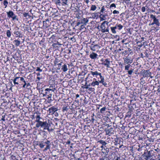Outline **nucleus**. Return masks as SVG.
Here are the masks:
<instances>
[{
  "mask_svg": "<svg viewBox=\"0 0 160 160\" xmlns=\"http://www.w3.org/2000/svg\"><path fill=\"white\" fill-rule=\"evenodd\" d=\"M45 94H43V96H46V97L48 98V102L49 103H50L52 101L51 98L52 96V93L54 91L52 90V89L49 88H46L45 90Z\"/></svg>",
  "mask_w": 160,
  "mask_h": 160,
  "instance_id": "f257e3e1",
  "label": "nucleus"
},
{
  "mask_svg": "<svg viewBox=\"0 0 160 160\" xmlns=\"http://www.w3.org/2000/svg\"><path fill=\"white\" fill-rule=\"evenodd\" d=\"M6 13L8 17L9 18H12V21L16 20L18 21V20L17 16L14 14L12 11H9L8 12H7Z\"/></svg>",
  "mask_w": 160,
  "mask_h": 160,
  "instance_id": "f03ea898",
  "label": "nucleus"
},
{
  "mask_svg": "<svg viewBox=\"0 0 160 160\" xmlns=\"http://www.w3.org/2000/svg\"><path fill=\"white\" fill-rule=\"evenodd\" d=\"M142 156V157L146 160H148L152 157L150 151H148L144 152Z\"/></svg>",
  "mask_w": 160,
  "mask_h": 160,
  "instance_id": "7ed1b4c3",
  "label": "nucleus"
},
{
  "mask_svg": "<svg viewBox=\"0 0 160 160\" xmlns=\"http://www.w3.org/2000/svg\"><path fill=\"white\" fill-rule=\"evenodd\" d=\"M124 60L123 64L126 65L127 64H131L133 62V59L129 57V55L125 58H123Z\"/></svg>",
  "mask_w": 160,
  "mask_h": 160,
  "instance_id": "20e7f679",
  "label": "nucleus"
},
{
  "mask_svg": "<svg viewBox=\"0 0 160 160\" xmlns=\"http://www.w3.org/2000/svg\"><path fill=\"white\" fill-rule=\"evenodd\" d=\"M110 126L108 125V128L105 129L104 130L106 132V135L110 136L111 135H112L114 133L113 128H108Z\"/></svg>",
  "mask_w": 160,
  "mask_h": 160,
  "instance_id": "39448f33",
  "label": "nucleus"
},
{
  "mask_svg": "<svg viewBox=\"0 0 160 160\" xmlns=\"http://www.w3.org/2000/svg\"><path fill=\"white\" fill-rule=\"evenodd\" d=\"M143 76L144 77H150L151 78H152V77L151 76V72L148 70H144L143 72Z\"/></svg>",
  "mask_w": 160,
  "mask_h": 160,
  "instance_id": "423d86ee",
  "label": "nucleus"
},
{
  "mask_svg": "<svg viewBox=\"0 0 160 160\" xmlns=\"http://www.w3.org/2000/svg\"><path fill=\"white\" fill-rule=\"evenodd\" d=\"M47 123V122L46 121L42 122L40 121L38 123H37L36 124V126L37 128H39L40 127L43 128V127L45 126Z\"/></svg>",
  "mask_w": 160,
  "mask_h": 160,
  "instance_id": "0eeeda50",
  "label": "nucleus"
},
{
  "mask_svg": "<svg viewBox=\"0 0 160 160\" xmlns=\"http://www.w3.org/2000/svg\"><path fill=\"white\" fill-rule=\"evenodd\" d=\"M58 110L57 108L54 106L49 108L48 111L49 112V114L52 115L54 114V113Z\"/></svg>",
  "mask_w": 160,
  "mask_h": 160,
  "instance_id": "6e6552de",
  "label": "nucleus"
},
{
  "mask_svg": "<svg viewBox=\"0 0 160 160\" xmlns=\"http://www.w3.org/2000/svg\"><path fill=\"white\" fill-rule=\"evenodd\" d=\"M43 27L44 28H46L48 27H49L50 24L51 22H49L48 19H47L45 21H44L43 22Z\"/></svg>",
  "mask_w": 160,
  "mask_h": 160,
  "instance_id": "1a4fd4ad",
  "label": "nucleus"
},
{
  "mask_svg": "<svg viewBox=\"0 0 160 160\" xmlns=\"http://www.w3.org/2000/svg\"><path fill=\"white\" fill-rule=\"evenodd\" d=\"M109 149L106 148H103L102 149V153H103V154H105V156H104V157L108 158V153L109 152Z\"/></svg>",
  "mask_w": 160,
  "mask_h": 160,
  "instance_id": "9d476101",
  "label": "nucleus"
},
{
  "mask_svg": "<svg viewBox=\"0 0 160 160\" xmlns=\"http://www.w3.org/2000/svg\"><path fill=\"white\" fill-rule=\"evenodd\" d=\"M93 81L92 82L89 83V86H92L95 87L96 85L98 86L99 85V82L97 81L96 78H93Z\"/></svg>",
  "mask_w": 160,
  "mask_h": 160,
  "instance_id": "9b49d317",
  "label": "nucleus"
},
{
  "mask_svg": "<svg viewBox=\"0 0 160 160\" xmlns=\"http://www.w3.org/2000/svg\"><path fill=\"white\" fill-rule=\"evenodd\" d=\"M150 17L152 19H153V22H156V23L158 24V25H160V23L159 22V20L156 18V16L155 15H153V14H151L150 15Z\"/></svg>",
  "mask_w": 160,
  "mask_h": 160,
  "instance_id": "f8f14e48",
  "label": "nucleus"
},
{
  "mask_svg": "<svg viewBox=\"0 0 160 160\" xmlns=\"http://www.w3.org/2000/svg\"><path fill=\"white\" fill-rule=\"evenodd\" d=\"M20 81L23 82H24V84L22 86V87L23 88H25V87L28 88V87L30 85V84L29 83H27L26 82L24 78L23 77H21L20 78Z\"/></svg>",
  "mask_w": 160,
  "mask_h": 160,
  "instance_id": "ddd939ff",
  "label": "nucleus"
},
{
  "mask_svg": "<svg viewBox=\"0 0 160 160\" xmlns=\"http://www.w3.org/2000/svg\"><path fill=\"white\" fill-rule=\"evenodd\" d=\"M13 34L16 35L17 37L22 38V35L20 32L18 31L15 30L13 32Z\"/></svg>",
  "mask_w": 160,
  "mask_h": 160,
  "instance_id": "4468645a",
  "label": "nucleus"
},
{
  "mask_svg": "<svg viewBox=\"0 0 160 160\" xmlns=\"http://www.w3.org/2000/svg\"><path fill=\"white\" fill-rule=\"evenodd\" d=\"M104 62H105V63H102V64L104 65V66H106L107 68H109V65L110 64V61L108 60V59H106L104 61Z\"/></svg>",
  "mask_w": 160,
  "mask_h": 160,
  "instance_id": "2eb2a0df",
  "label": "nucleus"
},
{
  "mask_svg": "<svg viewBox=\"0 0 160 160\" xmlns=\"http://www.w3.org/2000/svg\"><path fill=\"white\" fill-rule=\"evenodd\" d=\"M97 56L98 54L97 53L92 52L90 55L89 57L92 59H95L97 58Z\"/></svg>",
  "mask_w": 160,
  "mask_h": 160,
  "instance_id": "dca6fc26",
  "label": "nucleus"
},
{
  "mask_svg": "<svg viewBox=\"0 0 160 160\" xmlns=\"http://www.w3.org/2000/svg\"><path fill=\"white\" fill-rule=\"evenodd\" d=\"M90 73L93 77H97V76L98 75H99L100 73L98 72L97 71H95L94 72L91 71Z\"/></svg>",
  "mask_w": 160,
  "mask_h": 160,
  "instance_id": "f3484780",
  "label": "nucleus"
},
{
  "mask_svg": "<svg viewBox=\"0 0 160 160\" xmlns=\"http://www.w3.org/2000/svg\"><path fill=\"white\" fill-rule=\"evenodd\" d=\"M88 22V19L87 18H83L82 20L81 23L86 25Z\"/></svg>",
  "mask_w": 160,
  "mask_h": 160,
  "instance_id": "a211bd4d",
  "label": "nucleus"
},
{
  "mask_svg": "<svg viewBox=\"0 0 160 160\" xmlns=\"http://www.w3.org/2000/svg\"><path fill=\"white\" fill-rule=\"evenodd\" d=\"M21 77H16L13 80V82L14 85H18L19 83H18V80L19 78L20 79Z\"/></svg>",
  "mask_w": 160,
  "mask_h": 160,
  "instance_id": "6ab92c4d",
  "label": "nucleus"
},
{
  "mask_svg": "<svg viewBox=\"0 0 160 160\" xmlns=\"http://www.w3.org/2000/svg\"><path fill=\"white\" fill-rule=\"evenodd\" d=\"M61 69L64 72H66L68 70L67 65L65 64L62 66Z\"/></svg>",
  "mask_w": 160,
  "mask_h": 160,
  "instance_id": "aec40b11",
  "label": "nucleus"
},
{
  "mask_svg": "<svg viewBox=\"0 0 160 160\" xmlns=\"http://www.w3.org/2000/svg\"><path fill=\"white\" fill-rule=\"evenodd\" d=\"M98 46V44H96L93 45V44H92L91 46H90V48L91 50L93 51H95L96 50L95 47Z\"/></svg>",
  "mask_w": 160,
  "mask_h": 160,
  "instance_id": "412c9836",
  "label": "nucleus"
},
{
  "mask_svg": "<svg viewBox=\"0 0 160 160\" xmlns=\"http://www.w3.org/2000/svg\"><path fill=\"white\" fill-rule=\"evenodd\" d=\"M98 142L99 143L103 146H105L107 144V142L103 140H100L98 141Z\"/></svg>",
  "mask_w": 160,
  "mask_h": 160,
  "instance_id": "4be33fe9",
  "label": "nucleus"
},
{
  "mask_svg": "<svg viewBox=\"0 0 160 160\" xmlns=\"http://www.w3.org/2000/svg\"><path fill=\"white\" fill-rule=\"evenodd\" d=\"M13 42L15 43V44L17 46H19L20 44V41L18 40H14Z\"/></svg>",
  "mask_w": 160,
  "mask_h": 160,
  "instance_id": "5701e85b",
  "label": "nucleus"
},
{
  "mask_svg": "<svg viewBox=\"0 0 160 160\" xmlns=\"http://www.w3.org/2000/svg\"><path fill=\"white\" fill-rule=\"evenodd\" d=\"M131 64H127L125 66V70L128 71L129 69V68L131 66Z\"/></svg>",
  "mask_w": 160,
  "mask_h": 160,
  "instance_id": "b1692460",
  "label": "nucleus"
},
{
  "mask_svg": "<svg viewBox=\"0 0 160 160\" xmlns=\"http://www.w3.org/2000/svg\"><path fill=\"white\" fill-rule=\"evenodd\" d=\"M6 35L7 37L10 38L11 36V32L10 30H7L6 32Z\"/></svg>",
  "mask_w": 160,
  "mask_h": 160,
  "instance_id": "393cba45",
  "label": "nucleus"
},
{
  "mask_svg": "<svg viewBox=\"0 0 160 160\" xmlns=\"http://www.w3.org/2000/svg\"><path fill=\"white\" fill-rule=\"evenodd\" d=\"M62 5H67L68 0H62Z\"/></svg>",
  "mask_w": 160,
  "mask_h": 160,
  "instance_id": "a878e982",
  "label": "nucleus"
},
{
  "mask_svg": "<svg viewBox=\"0 0 160 160\" xmlns=\"http://www.w3.org/2000/svg\"><path fill=\"white\" fill-rule=\"evenodd\" d=\"M41 118L40 117V116L39 115H38L36 116V122H37V123H38L40 121V119Z\"/></svg>",
  "mask_w": 160,
  "mask_h": 160,
  "instance_id": "bb28decb",
  "label": "nucleus"
},
{
  "mask_svg": "<svg viewBox=\"0 0 160 160\" xmlns=\"http://www.w3.org/2000/svg\"><path fill=\"white\" fill-rule=\"evenodd\" d=\"M68 109V107L64 106L62 108V111L63 112H65V111H67Z\"/></svg>",
  "mask_w": 160,
  "mask_h": 160,
  "instance_id": "cd10ccee",
  "label": "nucleus"
},
{
  "mask_svg": "<svg viewBox=\"0 0 160 160\" xmlns=\"http://www.w3.org/2000/svg\"><path fill=\"white\" fill-rule=\"evenodd\" d=\"M97 8L96 6L95 5H92L91 7L90 10L92 11H94Z\"/></svg>",
  "mask_w": 160,
  "mask_h": 160,
  "instance_id": "c85d7f7f",
  "label": "nucleus"
},
{
  "mask_svg": "<svg viewBox=\"0 0 160 160\" xmlns=\"http://www.w3.org/2000/svg\"><path fill=\"white\" fill-rule=\"evenodd\" d=\"M106 109V107H104L101 108L100 110V112L101 113H103Z\"/></svg>",
  "mask_w": 160,
  "mask_h": 160,
  "instance_id": "c756f323",
  "label": "nucleus"
},
{
  "mask_svg": "<svg viewBox=\"0 0 160 160\" xmlns=\"http://www.w3.org/2000/svg\"><path fill=\"white\" fill-rule=\"evenodd\" d=\"M101 29L102 32L103 30L105 29V24L102 23L101 25Z\"/></svg>",
  "mask_w": 160,
  "mask_h": 160,
  "instance_id": "7c9ffc66",
  "label": "nucleus"
},
{
  "mask_svg": "<svg viewBox=\"0 0 160 160\" xmlns=\"http://www.w3.org/2000/svg\"><path fill=\"white\" fill-rule=\"evenodd\" d=\"M127 71H128L127 72H128V74L131 75L132 74V73L133 72V69L131 68L130 69V70H128Z\"/></svg>",
  "mask_w": 160,
  "mask_h": 160,
  "instance_id": "2f4dec72",
  "label": "nucleus"
},
{
  "mask_svg": "<svg viewBox=\"0 0 160 160\" xmlns=\"http://www.w3.org/2000/svg\"><path fill=\"white\" fill-rule=\"evenodd\" d=\"M117 27H118V28L119 30H121L123 28L121 24H119L118 25L117 24Z\"/></svg>",
  "mask_w": 160,
  "mask_h": 160,
  "instance_id": "473e14b6",
  "label": "nucleus"
},
{
  "mask_svg": "<svg viewBox=\"0 0 160 160\" xmlns=\"http://www.w3.org/2000/svg\"><path fill=\"white\" fill-rule=\"evenodd\" d=\"M38 145L41 148H43L45 146V145L42 142H41L40 143L38 144Z\"/></svg>",
  "mask_w": 160,
  "mask_h": 160,
  "instance_id": "72a5a7b5",
  "label": "nucleus"
},
{
  "mask_svg": "<svg viewBox=\"0 0 160 160\" xmlns=\"http://www.w3.org/2000/svg\"><path fill=\"white\" fill-rule=\"evenodd\" d=\"M8 4V2L6 0H5L3 1V4L4 6H5V8H6Z\"/></svg>",
  "mask_w": 160,
  "mask_h": 160,
  "instance_id": "f704fd0d",
  "label": "nucleus"
},
{
  "mask_svg": "<svg viewBox=\"0 0 160 160\" xmlns=\"http://www.w3.org/2000/svg\"><path fill=\"white\" fill-rule=\"evenodd\" d=\"M49 128V124H48L47 123V124H46V125H45V126H44V127H43V128L44 129H48V128Z\"/></svg>",
  "mask_w": 160,
  "mask_h": 160,
  "instance_id": "c9c22d12",
  "label": "nucleus"
},
{
  "mask_svg": "<svg viewBox=\"0 0 160 160\" xmlns=\"http://www.w3.org/2000/svg\"><path fill=\"white\" fill-rule=\"evenodd\" d=\"M129 52L128 51L125 50L122 52V54H123L125 56L128 54Z\"/></svg>",
  "mask_w": 160,
  "mask_h": 160,
  "instance_id": "e433bc0d",
  "label": "nucleus"
},
{
  "mask_svg": "<svg viewBox=\"0 0 160 160\" xmlns=\"http://www.w3.org/2000/svg\"><path fill=\"white\" fill-rule=\"evenodd\" d=\"M105 10V8L104 7V6H103L101 8V10H100V13L102 12L103 13L104 12V11Z\"/></svg>",
  "mask_w": 160,
  "mask_h": 160,
  "instance_id": "4c0bfd02",
  "label": "nucleus"
},
{
  "mask_svg": "<svg viewBox=\"0 0 160 160\" xmlns=\"http://www.w3.org/2000/svg\"><path fill=\"white\" fill-rule=\"evenodd\" d=\"M154 24H156L157 26H159L160 25H158V24H157V23H156V22H153L149 24V25L150 26L151 25H153Z\"/></svg>",
  "mask_w": 160,
  "mask_h": 160,
  "instance_id": "58836bf2",
  "label": "nucleus"
},
{
  "mask_svg": "<svg viewBox=\"0 0 160 160\" xmlns=\"http://www.w3.org/2000/svg\"><path fill=\"white\" fill-rule=\"evenodd\" d=\"M111 31L113 33L115 34L116 33V32L115 31V29H114V28H113L112 27H111Z\"/></svg>",
  "mask_w": 160,
  "mask_h": 160,
  "instance_id": "ea45409f",
  "label": "nucleus"
},
{
  "mask_svg": "<svg viewBox=\"0 0 160 160\" xmlns=\"http://www.w3.org/2000/svg\"><path fill=\"white\" fill-rule=\"evenodd\" d=\"M50 145H47L46 147L45 148L44 150L47 151L48 149H50Z\"/></svg>",
  "mask_w": 160,
  "mask_h": 160,
  "instance_id": "a19ab883",
  "label": "nucleus"
},
{
  "mask_svg": "<svg viewBox=\"0 0 160 160\" xmlns=\"http://www.w3.org/2000/svg\"><path fill=\"white\" fill-rule=\"evenodd\" d=\"M113 13L114 14H119V12L118 11H117L116 10H114L113 12Z\"/></svg>",
  "mask_w": 160,
  "mask_h": 160,
  "instance_id": "79ce46f5",
  "label": "nucleus"
},
{
  "mask_svg": "<svg viewBox=\"0 0 160 160\" xmlns=\"http://www.w3.org/2000/svg\"><path fill=\"white\" fill-rule=\"evenodd\" d=\"M104 82H105V81H104V78L101 79V80L99 81V83H102H102H103Z\"/></svg>",
  "mask_w": 160,
  "mask_h": 160,
  "instance_id": "37998d69",
  "label": "nucleus"
},
{
  "mask_svg": "<svg viewBox=\"0 0 160 160\" xmlns=\"http://www.w3.org/2000/svg\"><path fill=\"white\" fill-rule=\"evenodd\" d=\"M47 145H50V142L48 140H47V141L44 142Z\"/></svg>",
  "mask_w": 160,
  "mask_h": 160,
  "instance_id": "c03bdc74",
  "label": "nucleus"
},
{
  "mask_svg": "<svg viewBox=\"0 0 160 160\" xmlns=\"http://www.w3.org/2000/svg\"><path fill=\"white\" fill-rule=\"evenodd\" d=\"M109 30V29L108 27L106 29H105L104 30H103V31H102V32H108Z\"/></svg>",
  "mask_w": 160,
  "mask_h": 160,
  "instance_id": "a18cd8bd",
  "label": "nucleus"
},
{
  "mask_svg": "<svg viewBox=\"0 0 160 160\" xmlns=\"http://www.w3.org/2000/svg\"><path fill=\"white\" fill-rule=\"evenodd\" d=\"M36 71H39L40 72H41L42 71V70L39 67H37Z\"/></svg>",
  "mask_w": 160,
  "mask_h": 160,
  "instance_id": "49530a36",
  "label": "nucleus"
},
{
  "mask_svg": "<svg viewBox=\"0 0 160 160\" xmlns=\"http://www.w3.org/2000/svg\"><path fill=\"white\" fill-rule=\"evenodd\" d=\"M145 10H146V8H145V7H142V8H141V11H142V12H145Z\"/></svg>",
  "mask_w": 160,
  "mask_h": 160,
  "instance_id": "de8ad7c7",
  "label": "nucleus"
},
{
  "mask_svg": "<svg viewBox=\"0 0 160 160\" xmlns=\"http://www.w3.org/2000/svg\"><path fill=\"white\" fill-rule=\"evenodd\" d=\"M61 3V2L60 0H57L56 1V4H59Z\"/></svg>",
  "mask_w": 160,
  "mask_h": 160,
  "instance_id": "09e8293b",
  "label": "nucleus"
},
{
  "mask_svg": "<svg viewBox=\"0 0 160 160\" xmlns=\"http://www.w3.org/2000/svg\"><path fill=\"white\" fill-rule=\"evenodd\" d=\"M89 90L92 92H93L95 90V89L93 88H89Z\"/></svg>",
  "mask_w": 160,
  "mask_h": 160,
  "instance_id": "8fccbe9b",
  "label": "nucleus"
},
{
  "mask_svg": "<svg viewBox=\"0 0 160 160\" xmlns=\"http://www.w3.org/2000/svg\"><path fill=\"white\" fill-rule=\"evenodd\" d=\"M116 5L114 3H112L110 6V8L111 7H115L116 8Z\"/></svg>",
  "mask_w": 160,
  "mask_h": 160,
  "instance_id": "3c124183",
  "label": "nucleus"
},
{
  "mask_svg": "<svg viewBox=\"0 0 160 160\" xmlns=\"http://www.w3.org/2000/svg\"><path fill=\"white\" fill-rule=\"evenodd\" d=\"M114 159L115 160H121L120 158L118 157L117 156L116 157H115Z\"/></svg>",
  "mask_w": 160,
  "mask_h": 160,
  "instance_id": "603ef678",
  "label": "nucleus"
},
{
  "mask_svg": "<svg viewBox=\"0 0 160 160\" xmlns=\"http://www.w3.org/2000/svg\"><path fill=\"white\" fill-rule=\"evenodd\" d=\"M63 63L62 62H61L60 63L58 64V67H61V65Z\"/></svg>",
  "mask_w": 160,
  "mask_h": 160,
  "instance_id": "864d4df0",
  "label": "nucleus"
},
{
  "mask_svg": "<svg viewBox=\"0 0 160 160\" xmlns=\"http://www.w3.org/2000/svg\"><path fill=\"white\" fill-rule=\"evenodd\" d=\"M54 116L56 117H57L58 116V112H55V113H54Z\"/></svg>",
  "mask_w": 160,
  "mask_h": 160,
  "instance_id": "5fc2aeb1",
  "label": "nucleus"
},
{
  "mask_svg": "<svg viewBox=\"0 0 160 160\" xmlns=\"http://www.w3.org/2000/svg\"><path fill=\"white\" fill-rule=\"evenodd\" d=\"M99 75L100 76V78L101 79H102L104 78V77L102 75L101 73H100Z\"/></svg>",
  "mask_w": 160,
  "mask_h": 160,
  "instance_id": "6e6d98bb",
  "label": "nucleus"
},
{
  "mask_svg": "<svg viewBox=\"0 0 160 160\" xmlns=\"http://www.w3.org/2000/svg\"><path fill=\"white\" fill-rule=\"evenodd\" d=\"M5 116H2V118H1V120H2L3 121H5Z\"/></svg>",
  "mask_w": 160,
  "mask_h": 160,
  "instance_id": "4d7b16f0",
  "label": "nucleus"
},
{
  "mask_svg": "<svg viewBox=\"0 0 160 160\" xmlns=\"http://www.w3.org/2000/svg\"><path fill=\"white\" fill-rule=\"evenodd\" d=\"M102 23L104 24H105V23H106L107 24H108V22L107 21H105L103 22H102Z\"/></svg>",
  "mask_w": 160,
  "mask_h": 160,
  "instance_id": "13d9d810",
  "label": "nucleus"
},
{
  "mask_svg": "<svg viewBox=\"0 0 160 160\" xmlns=\"http://www.w3.org/2000/svg\"><path fill=\"white\" fill-rule=\"evenodd\" d=\"M84 25H85L84 24V25H81V26L80 27L81 29H83L85 28Z\"/></svg>",
  "mask_w": 160,
  "mask_h": 160,
  "instance_id": "bf43d9fd",
  "label": "nucleus"
},
{
  "mask_svg": "<svg viewBox=\"0 0 160 160\" xmlns=\"http://www.w3.org/2000/svg\"><path fill=\"white\" fill-rule=\"evenodd\" d=\"M101 16L102 17L104 18L105 17L106 15H103L102 14H101L100 16V17H101Z\"/></svg>",
  "mask_w": 160,
  "mask_h": 160,
  "instance_id": "052dcab7",
  "label": "nucleus"
},
{
  "mask_svg": "<svg viewBox=\"0 0 160 160\" xmlns=\"http://www.w3.org/2000/svg\"><path fill=\"white\" fill-rule=\"evenodd\" d=\"M144 42H143V44L141 43L138 46L140 47H142L143 45H144Z\"/></svg>",
  "mask_w": 160,
  "mask_h": 160,
  "instance_id": "680f3d73",
  "label": "nucleus"
},
{
  "mask_svg": "<svg viewBox=\"0 0 160 160\" xmlns=\"http://www.w3.org/2000/svg\"><path fill=\"white\" fill-rule=\"evenodd\" d=\"M48 131L49 132H51L52 131V129H49V128L48 129Z\"/></svg>",
  "mask_w": 160,
  "mask_h": 160,
  "instance_id": "e2e57ef3",
  "label": "nucleus"
},
{
  "mask_svg": "<svg viewBox=\"0 0 160 160\" xmlns=\"http://www.w3.org/2000/svg\"><path fill=\"white\" fill-rule=\"evenodd\" d=\"M104 86L107 87V84L105 82H104L103 83H102Z\"/></svg>",
  "mask_w": 160,
  "mask_h": 160,
  "instance_id": "0e129e2a",
  "label": "nucleus"
},
{
  "mask_svg": "<svg viewBox=\"0 0 160 160\" xmlns=\"http://www.w3.org/2000/svg\"><path fill=\"white\" fill-rule=\"evenodd\" d=\"M100 18L101 21H103V20H105V19H104L103 18L101 17H100Z\"/></svg>",
  "mask_w": 160,
  "mask_h": 160,
  "instance_id": "69168bd1",
  "label": "nucleus"
},
{
  "mask_svg": "<svg viewBox=\"0 0 160 160\" xmlns=\"http://www.w3.org/2000/svg\"><path fill=\"white\" fill-rule=\"evenodd\" d=\"M117 24L114 27H113L112 28H114V29H115H115L118 28V27H117Z\"/></svg>",
  "mask_w": 160,
  "mask_h": 160,
  "instance_id": "338daca9",
  "label": "nucleus"
},
{
  "mask_svg": "<svg viewBox=\"0 0 160 160\" xmlns=\"http://www.w3.org/2000/svg\"><path fill=\"white\" fill-rule=\"evenodd\" d=\"M80 24H81V22H77V26H78Z\"/></svg>",
  "mask_w": 160,
  "mask_h": 160,
  "instance_id": "774afa93",
  "label": "nucleus"
}]
</instances>
